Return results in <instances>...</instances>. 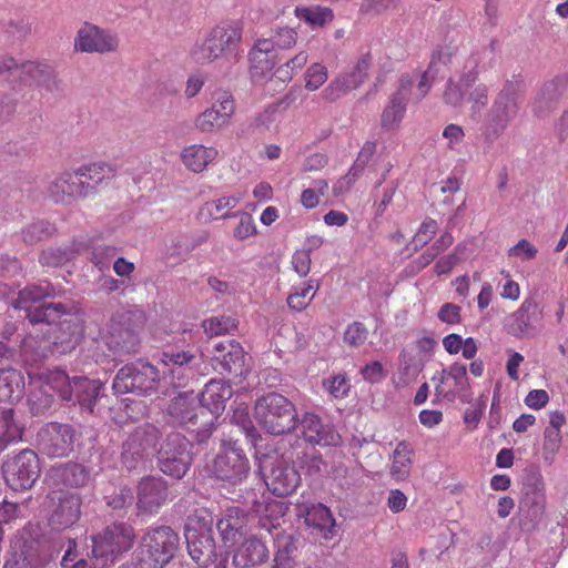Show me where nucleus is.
Here are the masks:
<instances>
[{"label": "nucleus", "instance_id": "49530a36", "mask_svg": "<svg viewBox=\"0 0 568 568\" xmlns=\"http://www.w3.org/2000/svg\"><path fill=\"white\" fill-rule=\"evenodd\" d=\"M274 567L294 568L293 555L297 550L292 535L276 534L275 537Z\"/></svg>", "mask_w": 568, "mask_h": 568}, {"label": "nucleus", "instance_id": "a18cd8bd", "mask_svg": "<svg viewBox=\"0 0 568 568\" xmlns=\"http://www.w3.org/2000/svg\"><path fill=\"white\" fill-rule=\"evenodd\" d=\"M23 428L14 419L13 410L6 409L0 415V450L22 439Z\"/></svg>", "mask_w": 568, "mask_h": 568}, {"label": "nucleus", "instance_id": "a878e982", "mask_svg": "<svg viewBox=\"0 0 568 568\" xmlns=\"http://www.w3.org/2000/svg\"><path fill=\"white\" fill-rule=\"evenodd\" d=\"M55 503L50 515V525L55 529H65L80 518L81 498L77 493L57 491L52 496Z\"/></svg>", "mask_w": 568, "mask_h": 568}, {"label": "nucleus", "instance_id": "6e6552de", "mask_svg": "<svg viewBox=\"0 0 568 568\" xmlns=\"http://www.w3.org/2000/svg\"><path fill=\"white\" fill-rule=\"evenodd\" d=\"M212 524L213 518L206 510L190 516L185 524L189 554L201 566H206L215 556Z\"/></svg>", "mask_w": 568, "mask_h": 568}, {"label": "nucleus", "instance_id": "423d86ee", "mask_svg": "<svg viewBox=\"0 0 568 568\" xmlns=\"http://www.w3.org/2000/svg\"><path fill=\"white\" fill-rule=\"evenodd\" d=\"M81 339V328L75 323H62L54 329L49 338H41L30 335L24 338L21 349L31 361H40L51 355H65L71 353Z\"/></svg>", "mask_w": 568, "mask_h": 568}, {"label": "nucleus", "instance_id": "2eb2a0df", "mask_svg": "<svg viewBox=\"0 0 568 568\" xmlns=\"http://www.w3.org/2000/svg\"><path fill=\"white\" fill-rule=\"evenodd\" d=\"M162 377L173 387H183L195 375L197 356L191 351H165L161 355Z\"/></svg>", "mask_w": 568, "mask_h": 568}, {"label": "nucleus", "instance_id": "f8f14e48", "mask_svg": "<svg viewBox=\"0 0 568 568\" xmlns=\"http://www.w3.org/2000/svg\"><path fill=\"white\" fill-rule=\"evenodd\" d=\"M37 443L39 450L48 457H67L73 452L75 432L68 424L48 423L38 432Z\"/></svg>", "mask_w": 568, "mask_h": 568}, {"label": "nucleus", "instance_id": "c03bdc74", "mask_svg": "<svg viewBox=\"0 0 568 568\" xmlns=\"http://www.w3.org/2000/svg\"><path fill=\"white\" fill-rule=\"evenodd\" d=\"M23 377L14 368H0V400L11 402L22 393Z\"/></svg>", "mask_w": 568, "mask_h": 568}, {"label": "nucleus", "instance_id": "1a4fd4ad", "mask_svg": "<svg viewBox=\"0 0 568 568\" xmlns=\"http://www.w3.org/2000/svg\"><path fill=\"white\" fill-rule=\"evenodd\" d=\"M192 444L180 433H170L158 450V463L162 473L182 478L192 463Z\"/></svg>", "mask_w": 568, "mask_h": 568}, {"label": "nucleus", "instance_id": "393cba45", "mask_svg": "<svg viewBox=\"0 0 568 568\" xmlns=\"http://www.w3.org/2000/svg\"><path fill=\"white\" fill-rule=\"evenodd\" d=\"M371 64V54L362 55L351 73L341 75L329 82L322 92L323 99L333 102L346 92L356 89L366 79Z\"/></svg>", "mask_w": 568, "mask_h": 568}, {"label": "nucleus", "instance_id": "c85d7f7f", "mask_svg": "<svg viewBox=\"0 0 568 568\" xmlns=\"http://www.w3.org/2000/svg\"><path fill=\"white\" fill-rule=\"evenodd\" d=\"M247 514L239 507L225 510L216 523L222 540L229 545H235L247 532Z\"/></svg>", "mask_w": 568, "mask_h": 568}, {"label": "nucleus", "instance_id": "6ab92c4d", "mask_svg": "<svg viewBox=\"0 0 568 568\" xmlns=\"http://www.w3.org/2000/svg\"><path fill=\"white\" fill-rule=\"evenodd\" d=\"M248 470V459L243 450L235 445L224 448L213 460L212 473L214 476L232 485L246 478Z\"/></svg>", "mask_w": 568, "mask_h": 568}, {"label": "nucleus", "instance_id": "13d9d810", "mask_svg": "<svg viewBox=\"0 0 568 568\" xmlns=\"http://www.w3.org/2000/svg\"><path fill=\"white\" fill-rule=\"evenodd\" d=\"M465 251L466 244L458 243L450 253L440 256L436 261L433 268L434 273L438 276L449 274L452 270L463 260Z\"/></svg>", "mask_w": 568, "mask_h": 568}, {"label": "nucleus", "instance_id": "a211bd4d", "mask_svg": "<svg viewBox=\"0 0 568 568\" xmlns=\"http://www.w3.org/2000/svg\"><path fill=\"white\" fill-rule=\"evenodd\" d=\"M119 48V38L111 30L84 22L74 39V50L84 53H111Z\"/></svg>", "mask_w": 568, "mask_h": 568}, {"label": "nucleus", "instance_id": "e433bc0d", "mask_svg": "<svg viewBox=\"0 0 568 568\" xmlns=\"http://www.w3.org/2000/svg\"><path fill=\"white\" fill-rule=\"evenodd\" d=\"M103 395V384L100 381L75 376V390L73 399L90 413L94 412L98 399Z\"/></svg>", "mask_w": 568, "mask_h": 568}, {"label": "nucleus", "instance_id": "3c124183", "mask_svg": "<svg viewBox=\"0 0 568 568\" xmlns=\"http://www.w3.org/2000/svg\"><path fill=\"white\" fill-rule=\"evenodd\" d=\"M320 288L318 282L310 280L300 290L291 293L287 297V305L297 312L305 310L316 295Z\"/></svg>", "mask_w": 568, "mask_h": 568}, {"label": "nucleus", "instance_id": "6e6d98bb", "mask_svg": "<svg viewBox=\"0 0 568 568\" xmlns=\"http://www.w3.org/2000/svg\"><path fill=\"white\" fill-rule=\"evenodd\" d=\"M420 365L414 356L407 353L399 355L398 386H406L413 382L420 372Z\"/></svg>", "mask_w": 568, "mask_h": 568}, {"label": "nucleus", "instance_id": "aec40b11", "mask_svg": "<svg viewBox=\"0 0 568 568\" xmlns=\"http://www.w3.org/2000/svg\"><path fill=\"white\" fill-rule=\"evenodd\" d=\"M93 194V185L78 175V172H64L48 186V195L55 203L70 204Z\"/></svg>", "mask_w": 568, "mask_h": 568}, {"label": "nucleus", "instance_id": "0eeeda50", "mask_svg": "<svg viewBox=\"0 0 568 568\" xmlns=\"http://www.w3.org/2000/svg\"><path fill=\"white\" fill-rule=\"evenodd\" d=\"M161 382L156 366L139 359L120 368L113 379L112 388L118 394L132 393L148 396L154 393Z\"/></svg>", "mask_w": 568, "mask_h": 568}, {"label": "nucleus", "instance_id": "5fc2aeb1", "mask_svg": "<svg viewBox=\"0 0 568 568\" xmlns=\"http://www.w3.org/2000/svg\"><path fill=\"white\" fill-rule=\"evenodd\" d=\"M49 385L52 389L58 392L63 400H73V392L75 390V376L69 377L63 371L52 373Z\"/></svg>", "mask_w": 568, "mask_h": 568}, {"label": "nucleus", "instance_id": "bb28decb", "mask_svg": "<svg viewBox=\"0 0 568 568\" xmlns=\"http://www.w3.org/2000/svg\"><path fill=\"white\" fill-rule=\"evenodd\" d=\"M166 414L171 422L179 425H196L200 416H205L207 413L201 408L199 395L194 392L179 393L173 397L168 407Z\"/></svg>", "mask_w": 568, "mask_h": 568}, {"label": "nucleus", "instance_id": "39448f33", "mask_svg": "<svg viewBox=\"0 0 568 568\" xmlns=\"http://www.w3.org/2000/svg\"><path fill=\"white\" fill-rule=\"evenodd\" d=\"M59 549L47 539L33 538L27 529L11 540L3 568H44L58 555Z\"/></svg>", "mask_w": 568, "mask_h": 568}, {"label": "nucleus", "instance_id": "5701e85b", "mask_svg": "<svg viewBox=\"0 0 568 568\" xmlns=\"http://www.w3.org/2000/svg\"><path fill=\"white\" fill-rule=\"evenodd\" d=\"M169 489L162 477L148 476L136 487V508L141 514L153 515L168 501Z\"/></svg>", "mask_w": 568, "mask_h": 568}, {"label": "nucleus", "instance_id": "9b49d317", "mask_svg": "<svg viewBox=\"0 0 568 568\" xmlns=\"http://www.w3.org/2000/svg\"><path fill=\"white\" fill-rule=\"evenodd\" d=\"M2 473L11 489H30L40 475L39 457L33 450L23 449L3 463Z\"/></svg>", "mask_w": 568, "mask_h": 568}, {"label": "nucleus", "instance_id": "b1692460", "mask_svg": "<svg viewBox=\"0 0 568 568\" xmlns=\"http://www.w3.org/2000/svg\"><path fill=\"white\" fill-rule=\"evenodd\" d=\"M264 480L273 495L285 497L293 494L301 485V475L293 465L284 459H276L272 463Z\"/></svg>", "mask_w": 568, "mask_h": 568}, {"label": "nucleus", "instance_id": "f3484780", "mask_svg": "<svg viewBox=\"0 0 568 568\" xmlns=\"http://www.w3.org/2000/svg\"><path fill=\"white\" fill-rule=\"evenodd\" d=\"M432 381L435 383V396L449 402L459 398L467 400L469 381L466 365L454 363L447 368L437 372Z\"/></svg>", "mask_w": 568, "mask_h": 568}, {"label": "nucleus", "instance_id": "f257e3e1", "mask_svg": "<svg viewBox=\"0 0 568 568\" xmlns=\"http://www.w3.org/2000/svg\"><path fill=\"white\" fill-rule=\"evenodd\" d=\"M142 323L143 314L139 311L114 313L99 332V336L90 342L89 356L99 364L115 359L118 356L136 353Z\"/></svg>", "mask_w": 568, "mask_h": 568}, {"label": "nucleus", "instance_id": "ddd939ff", "mask_svg": "<svg viewBox=\"0 0 568 568\" xmlns=\"http://www.w3.org/2000/svg\"><path fill=\"white\" fill-rule=\"evenodd\" d=\"M493 53V49L484 48L473 52L464 62L458 81L449 79L444 91V101L454 108L462 106L466 91L477 81L483 60Z\"/></svg>", "mask_w": 568, "mask_h": 568}, {"label": "nucleus", "instance_id": "0e129e2a", "mask_svg": "<svg viewBox=\"0 0 568 568\" xmlns=\"http://www.w3.org/2000/svg\"><path fill=\"white\" fill-rule=\"evenodd\" d=\"M210 108L223 115V119L230 124L235 113V101L233 94L229 91H217L214 93V101Z\"/></svg>", "mask_w": 568, "mask_h": 568}, {"label": "nucleus", "instance_id": "e2e57ef3", "mask_svg": "<svg viewBox=\"0 0 568 568\" xmlns=\"http://www.w3.org/2000/svg\"><path fill=\"white\" fill-rule=\"evenodd\" d=\"M203 328L209 336L230 333L236 328V320L229 315H219L203 322Z\"/></svg>", "mask_w": 568, "mask_h": 568}, {"label": "nucleus", "instance_id": "052dcab7", "mask_svg": "<svg viewBox=\"0 0 568 568\" xmlns=\"http://www.w3.org/2000/svg\"><path fill=\"white\" fill-rule=\"evenodd\" d=\"M307 60L308 54L306 51H301L286 63L278 67L275 70L274 75L282 82H288L293 79L294 74L304 68V65L307 63Z\"/></svg>", "mask_w": 568, "mask_h": 568}, {"label": "nucleus", "instance_id": "72a5a7b5", "mask_svg": "<svg viewBox=\"0 0 568 568\" xmlns=\"http://www.w3.org/2000/svg\"><path fill=\"white\" fill-rule=\"evenodd\" d=\"M219 151L214 146L192 144L181 151V161L184 166L193 173H202L215 161Z\"/></svg>", "mask_w": 568, "mask_h": 568}, {"label": "nucleus", "instance_id": "603ef678", "mask_svg": "<svg viewBox=\"0 0 568 568\" xmlns=\"http://www.w3.org/2000/svg\"><path fill=\"white\" fill-rule=\"evenodd\" d=\"M295 462L310 476L318 475L326 468L321 454L314 447H307L297 453Z\"/></svg>", "mask_w": 568, "mask_h": 568}, {"label": "nucleus", "instance_id": "c756f323", "mask_svg": "<svg viewBox=\"0 0 568 568\" xmlns=\"http://www.w3.org/2000/svg\"><path fill=\"white\" fill-rule=\"evenodd\" d=\"M270 551L265 542L256 537L244 540L234 551L232 564L236 568H255L267 562Z\"/></svg>", "mask_w": 568, "mask_h": 568}, {"label": "nucleus", "instance_id": "58836bf2", "mask_svg": "<svg viewBox=\"0 0 568 568\" xmlns=\"http://www.w3.org/2000/svg\"><path fill=\"white\" fill-rule=\"evenodd\" d=\"M251 510L260 517L258 526L268 532L277 528L278 519L284 515L281 503L267 501L264 496L261 500L254 499L252 501Z\"/></svg>", "mask_w": 568, "mask_h": 568}, {"label": "nucleus", "instance_id": "8fccbe9b", "mask_svg": "<svg viewBox=\"0 0 568 568\" xmlns=\"http://www.w3.org/2000/svg\"><path fill=\"white\" fill-rule=\"evenodd\" d=\"M227 125L229 123L223 119V115L221 116L214 108H206L194 119V128L201 133L217 132Z\"/></svg>", "mask_w": 568, "mask_h": 568}, {"label": "nucleus", "instance_id": "7c9ffc66", "mask_svg": "<svg viewBox=\"0 0 568 568\" xmlns=\"http://www.w3.org/2000/svg\"><path fill=\"white\" fill-rule=\"evenodd\" d=\"M304 523L312 529V532L325 540H329L335 535V518L328 507L318 503L306 507L304 511Z\"/></svg>", "mask_w": 568, "mask_h": 568}, {"label": "nucleus", "instance_id": "dca6fc26", "mask_svg": "<svg viewBox=\"0 0 568 568\" xmlns=\"http://www.w3.org/2000/svg\"><path fill=\"white\" fill-rule=\"evenodd\" d=\"M544 312L535 297H526L507 318L508 333L517 338L535 337L542 327Z\"/></svg>", "mask_w": 568, "mask_h": 568}, {"label": "nucleus", "instance_id": "864d4df0", "mask_svg": "<svg viewBox=\"0 0 568 568\" xmlns=\"http://www.w3.org/2000/svg\"><path fill=\"white\" fill-rule=\"evenodd\" d=\"M295 14L297 18L305 20L313 27H323L333 20V12L328 8L312 7V8H296Z\"/></svg>", "mask_w": 568, "mask_h": 568}, {"label": "nucleus", "instance_id": "f03ea898", "mask_svg": "<svg viewBox=\"0 0 568 568\" xmlns=\"http://www.w3.org/2000/svg\"><path fill=\"white\" fill-rule=\"evenodd\" d=\"M242 33V27L237 22L221 23L214 27L202 42L195 44L192 57L201 64L220 61L221 65L230 71L240 58Z\"/></svg>", "mask_w": 568, "mask_h": 568}, {"label": "nucleus", "instance_id": "680f3d73", "mask_svg": "<svg viewBox=\"0 0 568 568\" xmlns=\"http://www.w3.org/2000/svg\"><path fill=\"white\" fill-rule=\"evenodd\" d=\"M31 33V24L22 19L10 20L3 26L1 37L8 43L21 42Z\"/></svg>", "mask_w": 568, "mask_h": 568}, {"label": "nucleus", "instance_id": "37998d69", "mask_svg": "<svg viewBox=\"0 0 568 568\" xmlns=\"http://www.w3.org/2000/svg\"><path fill=\"white\" fill-rule=\"evenodd\" d=\"M173 556L151 547L148 541L142 538L141 544L135 550V565L138 568H162Z\"/></svg>", "mask_w": 568, "mask_h": 568}, {"label": "nucleus", "instance_id": "7ed1b4c3", "mask_svg": "<svg viewBox=\"0 0 568 568\" xmlns=\"http://www.w3.org/2000/svg\"><path fill=\"white\" fill-rule=\"evenodd\" d=\"M524 102L521 80L513 77L503 84L495 95L483 125V135L486 141L497 140L514 121Z\"/></svg>", "mask_w": 568, "mask_h": 568}, {"label": "nucleus", "instance_id": "4be33fe9", "mask_svg": "<svg viewBox=\"0 0 568 568\" xmlns=\"http://www.w3.org/2000/svg\"><path fill=\"white\" fill-rule=\"evenodd\" d=\"M415 81L416 79L410 74L400 77L398 89L390 95L389 102L382 112L381 125L383 129L389 131L399 126L405 116Z\"/></svg>", "mask_w": 568, "mask_h": 568}, {"label": "nucleus", "instance_id": "09e8293b", "mask_svg": "<svg viewBox=\"0 0 568 568\" xmlns=\"http://www.w3.org/2000/svg\"><path fill=\"white\" fill-rule=\"evenodd\" d=\"M77 172L80 178L93 185V193L95 192L97 185L101 184L104 180L111 179L115 173L114 168L104 162L81 166Z\"/></svg>", "mask_w": 568, "mask_h": 568}, {"label": "nucleus", "instance_id": "9d476101", "mask_svg": "<svg viewBox=\"0 0 568 568\" xmlns=\"http://www.w3.org/2000/svg\"><path fill=\"white\" fill-rule=\"evenodd\" d=\"M134 539L135 534L131 525L124 523L112 524L92 537V554L105 561H113L132 548Z\"/></svg>", "mask_w": 568, "mask_h": 568}, {"label": "nucleus", "instance_id": "79ce46f5", "mask_svg": "<svg viewBox=\"0 0 568 568\" xmlns=\"http://www.w3.org/2000/svg\"><path fill=\"white\" fill-rule=\"evenodd\" d=\"M57 481L70 487H83L90 479V471L81 464L67 463L53 469Z\"/></svg>", "mask_w": 568, "mask_h": 568}, {"label": "nucleus", "instance_id": "cd10ccee", "mask_svg": "<svg viewBox=\"0 0 568 568\" xmlns=\"http://www.w3.org/2000/svg\"><path fill=\"white\" fill-rule=\"evenodd\" d=\"M301 432L304 439L313 445L336 446L341 436L329 424H324L322 419L313 414L305 413L300 422Z\"/></svg>", "mask_w": 568, "mask_h": 568}, {"label": "nucleus", "instance_id": "ea45409f", "mask_svg": "<svg viewBox=\"0 0 568 568\" xmlns=\"http://www.w3.org/2000/svg\"><path fill=\"white\" fill-rule=\"evenodd\" d=\"M277 49L274 38L271 34L270 38L258 39L252 51L250 52V61L252 63V75L255 78L261 70V73L270 72L274 63L267 58L268 53Z\"/></svg>", "mask_w": 568, "mask_h": 568}, {"label": "nucleus", "instance_id": "2f4dec72", "mask_svg": "<svg viewBox=\"0 0 568 568\" xmlns=\"http://www.w3.org/2000/svg\"><path fill=\"white\" fill-rule=\"evenodd\" d=\"M233 390L224 381L211 379L206 383L199 397L201 408L211 415H217L224 410L226 402L232 397Z\"/></svg>", "mask_w": 568, "mask_h": 568}, {"label": "nucleus", "instance_id": "f704fd0d", "mask_svg": "<svg viewBox=\"0 0 568 568\" xmlns=\"http://www.w3.org/2000/svg\"><path fill=\"white\" fill-rule=\"evenodd\" d=\"M562 95V82L558 79L546 82L532 102V112L538 118L548 116L559 104Z\"/></svg>", "mask_w": 568, "mask_h": 568}, {"label": "nucleus", "instance_id": "bf43d9fd", "mask_svg": "<svg viewBox=\"0 0 568 568\" xmlns=\"http://www.w3.org/2000/svg\"><path fill=\"white\" fill-rule=\"evenodd\" d=\"M75 256V251L70 247H48L40 255V263L43 266L58 267L71 261Z\"/></svg>", "mask_w": 568, "mask_h": 568}, {"label": "nucleus", "instance_id": "338daca9", "mask_svg": "<svg viewBox=\"0 0 568 568\" xmlns=\"http://www.w3.org/2000/svg\"><path fill=\"white\" fill-rule=\"evenodd\" d=\"M327 69L321 63H313L310 65L304 74L305 88L308 91L320 89L327 80Z\"/></svg>", "mask_w": 568, "mask_h": 568}, {"label": "nucleus", "instance_id": "774afa93", "mask_svg": "<svg viewBox=\"0 0 568 568\" xmlns=\"http://www.w3.org/2000/svg\"><path fill=\"white\" fill-rule=\"evenodd\" d=\"M104 500L111 509L121 510L132 504L133 496L131 489L123 486L115 488L111 494H106Z\"/></svg>", "mask_w": 568, "mask_h": 568}, {"label": "nucleus", "instance_id": "69168bd1", "mask_svg": "<svg viewBox=\"0 0 568 568\" xmlns=\"http://www.w3.org/2000/svg\"><path fill=\"white\" fill-rule=\"evenodd\" d=\"M438 224L435 220L430 217H426L422 224L419 225L417 232L415 233L412 244L414 245V250L417 251L425 245H427L435 234L437 233Z\"/></svg>", "mask_w": 568, "mask_h": 568}, {"label": "nucleus", "instance_id": "4d7b16f0", "mask_svg": "<svg viewBox=\"0 0 568 568\" xmlns=\"http://www.w3.org/2000/svg\"><path fill=\"white\" fill-rule=\"evenodd\" d=\"M54 232V227L48 221H37L22 230V240L27 244H36L47 240Z\"/></svg>", "mask_w": 568, "mask_h": 568}, {"label": "nucleus", "instance_id": "4468645a", "mask_svg": "<svg viewBox=\"0 0 568 568\" xmlns=\"http://www.w3.org/2000/svg\"><path fill=\"white\" fill-rule=\"evenodd\" d=\"M158 438L153 426L136 427L123 443L122 464L129 470L136 469L146 463Z\"/></svg>", "mask_w": 568, "mask_h": 568}, {"label": "nucleus", "instance_id": "4c0bfd02", "mask_svg": "<svg viewBox=\"0 0 568 568\" xmlns=\"http://www.w3.org/2000/svg\"><path fill=\"white\" fill-rule=\"evenodd\" d=\"M414 449L405 440L396 445L390 457L389 475L396 481L406 480L412 470Z\"/></svg>", "mask_w": 568, "mask_h": 568}, {"label": "nucleus", "instance_id": "a19ab883", "mask_svg": "<svg viewBox=\"0 0 568 568\" xmlns=\"http://www.w3.org/2000/svg\"><path fill=\"white\" fill-rule=\"evenodd\" d=\"M142 538L144 541H148L151 547L165 551L171 556H174L180 541L178 534L168 526L149 529Z\"/></svg>", "mask_w": 568, "mask_h": 568}, {"label": "nucleus", "instance_id": "412c9836", "mask_svg": "<svg viewBox=\"0 0 568 568\" xmlns=\"http://www.w3.org/2000/svg\"><path fill=\"white\" fill-rule=\"evenodd\" d=\"M213 367L224 375L243 376L245 367V353L242 345L234 339L217 342L212 351Z\"/></svg>", "mask_w": 568, "mask_h": 568}, {"label": "nucleus", "instance_id": "473e14b6", "mask_svg": "<svg viewBox=\"0 0 568 568\" xmlns=\"http://www.w3.org/2000/svg\"><path fill=\"white\" fill-rule=\"evenodd\" d=\"M20 81L43 87L48 91H55L60 85L54 69L50 64L39 61L22 63Z\"/></svg>", "mask_w": 568, "mask_h": 568}, {"label": "nucleus", "instance_id": "c9c22d12", "mask_svg": "<svg viewBox=\"0 0 568 568\" xmlns=\"http://www.w3.org/2000/svg\"><path fill=\"white\" fill-rule=\"evenodd\" d=\"M241 200L240 195H223L207 201L199 210V217L204 222L235 217L237 212H232V210L239 205Z\"/></svg>", "mask_w": 568, "mask_h": 568}, {"label": "nucleus", "instance_id": "20e7f679", "mask_svg": "<svg viewBox=\"0 0 568 568\" xmlns=\"http://www.w3.org/2000/svg\"><path fill=\"white\" fill-rule=\"evenodd\" d=\"M254 416L261 428L274 436L287 434L297 426L295 405L275 392L267 393L256 400Z\"/></svg>", "mask_w": 568, "mask_h": 568}, {"label": "nucleus", "instance_id": "de8ad7c7", "mask_svg": "<svg viewBox=\"0 0 568 568\" xmlns=\"http://www.w3.org/2000/svg\"><path fill=\"white\" fill-rule=\"evenodd\" d=\"M52 295H54V288L49 283L29 285L19 292V295L14 301V307L29 310L32 303Z\"/></svg>", "mask_w": 568, "mask_h": 568}]
</instances>
